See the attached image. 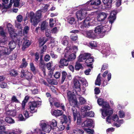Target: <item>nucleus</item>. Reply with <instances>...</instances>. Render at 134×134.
Returning <instances> with one entry per match:
<instances>
[{
	"label": "nucleus",
	"mask_w": 134,
	"mask_h": 134,
	"mask_svg": "<svg viewBox=\"0 0 134 134\" xmlns=\"http://www.w3.org/2000/svg\"><path fill=\"white\" fill-rule=\"evenodd\" d=\"M116 11L115 10L111 11L108 18L109 23L106 22L104 24V22L103 24L102 22V24L100 25L95 28L94 31L96 35L101 34H102V36H103L104 35L105 32H108L110 30L112 24L116 19Z\"/></svg>",
	"instance_id": "obj_1"
},
{
	"label": "nucleus",
	"mask_w": 134,
	"mask_h": 134,
	"mask_svg": "<svg viewBox=\"0 0 134 134\" xmlns=\"http://www.w3.org/2000/svg\"><path fill=\"white\" fill-rule=\"evenodd\" d=\"M98 104L102 107V109H100L102 111V116L105 117L108 115H110L113 113L112 109L110 108L108 103L104 101L102 98H99L97 100Z\"/></svg>",
	"instance_id": "obj_2"
},
{
	"label": "nucleus",
	"mask_w": 134,
	"mask_h": 134,
	"mask_svg": "<svg viewBox=\"0 0 134 134\" xmlns=\"http://www.w3.org/2000/svg\"><path fill=\"white\" fill-rule=\"evenodd\" d=\"M93 61V58L88 53H81L78 57V62H85L86 64H89Z\"/></svg>",
	"instance_id": "obj_3"
},
{
	"label": "nucleus",
	"mask_w": 134,
	"mask_h": 134,
	"mask_svg": "<svg viewBox=\"0 0 134 134\" xmlns=\"http://www.w3.org/2000/svg\"><path fill=\"white\" fill-rule=\"evenodd\" d=\"M68 95V100L69 103L71 105L73 106L72 108L75 107H79V105L76 100V98L75 96V94L74 93L73 94H71V92L70 91H68L67 92Z\"/></svg>",
	"instance_id": "obj_4"
},
{
	"label": "nucleus",
	"mask_w": 134,
	"mask_h": 134,
	"mask_svg": "<svg viewBox=\"0 0 134 134\" xmlns=\"http://www.w3.org/2000/svg\"><path fill=\"white\" fill-rule=\"evenodd\" d=\"M72 51L70 46H68L65 50L64 56L68 58L70 61H72L75 59L76 57V53H74L70 54Z\"/></svg>",
	"instance_id": "obj_5"
},
{
	"label": "nucleus",
	"mask_w": 134,
	"mask_h": 134,
	"mask_svg": "<svg viewBox=\"0 0 134 134\" xmlns=\"http://www.w3.org/2000/svg\"><path fill=\"white\" fill-rule=\"evenodd\" d=\"M41 16V12L40 11H37L36 13V17L31 18V22L34 26L37 25L40 21L39 19Z\"/></svg>",
	"instance_id": "obj_6"
},
{
	"label": "nucleus",
	"mask_w": 134,
	"mask_h": 134,
	"mask_svg": "<svg viewBox=\"0 0 134 134\" xmlns=\"http://www.w3.org/2000/svg\"><path fill=\"white\" fill-rule=\"evenodd\" d=\"M41 104V102L40 101H34L30 102L29 104L30 113H32L36 112L37 106Z\"/></svg>",
	"instance_id": "obj_7"
},
{
	"label": "nucleus",
	"mask_w": 134,
	"mask_h": 134,
	"mask_svg": "<svg viewBox=\"0 0 134 134\" xmlns=\"http://www.w3.org/2000/svg\"><path fill=\"white\" fill-rule=\"evenodd\" d=\"M87 13V10L86 9H81L80 10L77 11L76 15L78 20H81L84 19L86 16Z\"/></svg>",
	"instance_id": "obj_8"
},
{
	"label": "nucleus",
	"mask_w": 134,
	"mask_h": 134,
	"mask_svg": "<svg viewBox=\"0 0 134 134\" xmlns=\"http://www.w3.org/2000/svg\"><path fill=\"white\" fill-rule=\"evenodd\" d=\"M72 111L73 113V114L74 117V121L76 120L77 118V123L78 124H80L81 123V120L79 113L77 112V110L74 107H73L72 109Z\"/></svg>",
	"instance_id": "obj_9"
},
{
	"label": "nucleus",
	"mask_w": 134,
	"mask_h": 134,
	"mask_svg": "<svg viewBox=\"0 0 134 134\" xmlns=\"http://www.w3.org/2000/svg\"><path fill=\"white\" fill-rule=\"evenodd\" d=\"M12 51L7 47L0 46V57L4 55H9Z\"/></svg>",
	"instance_id": "obj_10"
},
{
	"label": "nucleus",
	"mask_w": 134,
	"mask_h": 134,
	"mask_svg": "<svg viewBox=\"0 0 134 134\" xmlns=\"http://www.w3.org/2000/svg\"><path fill=\"white\" fill-rule=\"evenodd\" d=\"M42 130L46 132H49L51 129V126L43 122H41L40 124Z\"/></svg>",
	"instance_id": "obj_11"
},
{
	"label": "nucleus",
	"mask_w": 134,
	"mask_h": 134,
	"mask_svg": "<svg viewBox=\"0 0 134 134\" xmlns=\"http://www.w3.org/2000/svg\"><path fill=\"white\" fill-rule=\"evenodd\" d=\"M7 27L10 36L12 38L15 37L17 36V34L15 33L14 29L12 27V25L10 23H7Z\"/></svg>",
	"instance_id": "obj_12"
},
{
	"label": "nucleus",
	"mask_w": 134,
	"mask_h": 134,
	"mask_svg": "<svg viewBox=\"0 0 134 134\" xmlns=\"http://www.w3.org/2000/svg\"><path fill=\"white\" fill-rule=\"evenodd\" d=\"M21 76L22 77H25L27 79L30 80L32 79V75L29 72L22 70L21 71Z\"/></svg>",
	"instance_id": "obj_13"
},
{
	"label": "nucleus",
	"mask_w": 134,
	"mask_h": 134,
	"mask_svg": "<svg viewBox=\"0 0 134 134\" xmlns=\"http://www.w3.org/2000/svg\"><path fill=\"white\" fill-rule=\"evenodd\" d=\"M83 34L87 37L90 38L94 39L96 36V34L92 30L85 31H84Z\"/></svg>",
	"instance_id": "obj_14"
},
{
	"label": "nucleus",
	"mask_w": 134,
	"mask_h": 134,
	"mask_svg": "<svg viewBox=\"0 0 134 134\" xmlns=\"http://www.w3.org/2000/svg\"><path fill=\"white\" fill-rule=\"evenodd\" d=\"M113 114V113L110 115H107L108 117L106 119V122L108 123H111V121L113 120L115 121H118L119 119L118 116L116 115H113L112 118L110 117V115Z\"/></svg>",
	"instance_id": "obj_15"
},
{
	"label": "nucleus",
	"mask_w": 134,
	"mask_h": 134,
	"mask_svg": "<svg viewBox=\"0 0 134 134\" xmlns=\"http://www.w3.org/2000/svg\"><path fill=\"white\" fill-rule=\"evenodd\" d=\"M93 122V121L91 119H87L82 124V126L84 128L90 127L92 125Z\"/></svg>",
	"instance_id": "obj_16"
},
{
	"label": "nucleus",
	"mask_w": 134,
	"mask_h": 134,
	"mask_svg": "<svg viewBox=\"0 0 134 134\" xmlns=\"http://www.w3.org/2000/svg\"><path fill=\"white\" fill-rule=\"evenodd\" d=\"M60 120L62 124L63 123L70 124L71 120V117L69 116L68 117L65 115H63L60 117Z\"/></svg>",
	"instance_id": "obj_17"
},
{
	"label": "nucleus",
	"mask_w": 134,
	"mask_h": 134,
	"mask_svg": "<svg viewBox=\"0 0 134 134\" xmlns=\"http://www.w3.org/2000/svg\"><path fill=\"white\" fill-rule=\"evenodd\" d=\"M108 14L104 12L100 13L97 16V20L99 21L103 22L107 18Z\"/></svg>",
	"instance_id": "obj_18"
},
{
	"label": "nucleus",
	"mask_w": 134,
	"mask_h": 134,
	"mask_svg": "<svg viewBox=\"0 0 134 134\" xmlns=\"http://www.w3.org/2000/svg\"><path fill=\"white\" fill-rule=\"evenodd\" d=\"M70 61L68 59H66L65 58H62L59 62V67L62 68L64 66H67Z\"/></svg>",
	"instance_id": "obj_19"
},
{
	"label": "nucleus",
	"mask_w": 134,
	"mask_h": 134,
	"mask_svg": "<svg viewBox=\"0 0 134 134\" xmlns=\"http://www.w3.org/2000/svg\"><path fill=\"white\" fill-rule=\"evenodd\" d=\"M74 84L75 88V93L76 92H80V84L79 81L76 79H74Z\"/></svg>",
	"instance_id": "obj_20"
},
{
	"label": "nucleus",
	"mask_w": 134,
	"mask_h": 134,
	"mask_svg": "<svg viewBox=\"0 0 134 134\" xmlns=\"http://www.w3.org/2000/svg\"><path fill=\"white\" fill-rule=\"evenodd\" d=\"M90 3H91L89 4L88 6L92 5L98 6L101 4V2L100 0H90L89 2H87L86 5Z\"/></svg>",
	"instance_id": "obj_21"
},
{
	"label": "nucleus",
	"mask_w": 134,
	"mask_h": 134,
	"mask_svg": "<svg viewBox=\"0 0 134 134\" xmlns=\"http://www.w3.org/2000/svg\"><path fill=\"white\" fill-rule=\"evenodd\" d=\"M114 0H102L105 8H109L111 7L112 2Z\"/></svg>",
	"instance_id": "obj_22"
},
{
	"label": "nucleus",
	"mask_w": 134,
	"mask_h": 134,
	"mask_svg": "<svg viewBox=\"0 0 134 134\" xmlns=\"http://www.w3.org/2000/svg\"><path fill=\"white\" fill-rule=\"evenodd\" d=\"M7 114L11 116H15L16 114V111L15 110H8L7 108L6 109Z\"/></svg>",
	"instance_id": "obj_23"
},
{
	"label": "nucleus",
	"mask_w": 134,
	"mask_h": 134,
	"mask_svg": "<svg viewBox=\"0 0 134 134\" xmlns=\"http://www.w3.org/2000/svg\"><path fill=\"white\" fill-rule=\"evenodd\" d=\"M30 45V42L28 40H24L22 48L24 50L25 48L28 47Z\"/></svg>",
	"instance_id": "obj_24"
},
{
	"label": "nucleus",
	"mask_w": 134,
	"mask_h": 134,
	"mask_svg": "<svg viewBox=\"0 0 134 134\" xmlns=\"http://www.w3.org/2000/svg\"><path fill=\"white\" fill-rule=\"evenodd\" d=\"M110 47L104 49L102 51V53L104 55V57H106L109 55L110 53Z\"/></svg>",
	"instance_id": "obj_25"
},
{
	"label": "nucleus",
	"mask_w": 134,
	"mask_h": 134,
	"mask_svg": "<svg viewBox=\"0 0 134 134\" xmlns=\"http://www.w3.org/2000/svg\"><path fill=\"white\" fill-rule=\"evenodd\" d=\"M8 45L9 48L12 51L16 47L15 42L13 40H12L9 42Z\"/></svg>",
	"instance_id": "obj_26"
},
{
	"label": "nucleus",
	"mask_w": 134,
	"mask_h": 134,
	"mask_svg": "<svg viewBox=\"0 0 134 134\" xmlns=\"http://www.w3.org/2000/svg\"><path fill=\"white\" fill-rule=\"evenodd\" d=\"M62 43L64 46H66L68 44V40L69 37L68 36H64L63 38L61 37Z\"/></svg>",
	"instance_id": "obj_27"
},
{
	"label": "nucleus",
	"mask_w": 134,
	"mask_h": 134,
	"mask_svg": "<svg viewBox=\"0 0 134 134\" xmlns=\"http://www.w3.org/2000/svg\"><path fill=\"white\" fill-rule=\"evenodd\" d=\"M48 27V24L46 21H44L42 23L41 26V31L46 30Z\"/></svg>",
	"instance_id": "obj_28"
},
{
	"label": "nucleus",
	"mask_w": 134,
	"mask_h": 134,
	"mask_svg": "<svg viewBox=\"0 0 134 134\" xmlns=\"http://www.w3.org/2000/svg\"><path fill=\"white\" fill-rule=\"evenodd\" d=\"M51 113L52 115L57 116H60L63 114L62 111L58 110H55L53 111H52Z\"/></svg>",
	"instance_id": "obj_29"
},
{
	"label": "nucleus",
	"mask_w": 134,
	"mask_h": 134,
	"mask_svg": "<svg viewBox=\"0 0 134 134\" xmlns=\"http://www.w3.org/2000/svg\"><path fill=\"white\" fill-rule=\"evenodd\" d=\"M90 17H87L84 20L83 23V25L84 26L86 27H87L90 25Z\"/></svg>",
	"instance_id": "obj_30"
},
{
	"label": "nucleus",
	"mask_w": 134,
	"mask_h": 134,
	"mask_svg": "<svg viewBox=\"0 0 134 134\" xmlns=\"http://www.w3.org/2000/svg\"><path fill=\"white\" fill-rule=\"evenodd\" d=\"M15 26L19 30V34H21L20 36L22 35V27L21 25L19 23H18L16 21L15 22Z\"/></svg>",
	"instance_id": "obj_31"
},
{
	"label": "nucleus",
	"mask_w": 134,
	"mask_h": 134,
	"mask_svg": "<svg viewBox=\"0 0 134 134\" xmlns=\"http://www.w3.org/2000/svg\"><path fill=\"white\" fill-rule=\"evenodd\" d=\"M12 39H14L15 40H16V39L17 40L16 41V42L18 44L19 46H20L22 43V38H20L19 36L17 35L14 38H12Z\"/></svg>",
	"instance_id": "obj_32"
},
{
	"label": "nucleus",
	"mask_w": 134,
	"mask_h": 134,
	"mask_svg": "<svg viewBox=\"0 0 134 134\" xmlns=\"http://www.w3.org/2000/svg\"><path fill=\"white\" fill-rule=\"evenodd\" d=\"M54 105L57 107H61V108L64 111L65 110V108L64 105L62 104H60L59 103L56 102L54 103Z\"/></svg>",
	"instance_id": "obj_33"
},
{
	"label": "nucleus",
	"mask_w": 134,
	"mask_h": 134,
	"mask_svg": "<svg viewBox=\"0 0 134 134\" xmlns=\"http://www.w3.org/2000/svg\"><path fill=\"white\" fill-rule=\"evenodd\" d=\"M8 38L7 37H2L0 39V43L5 44L7 43Z\"/></svg>",
	"instance_id": "obj_34"
},
{
	"label": "nucleus",
	"mask_w": 134,
	"mask_h": 134,
	"mask_svg": "<svg viewBox=\"0 0 134 134\" xmlns=\"http://www.w3.org/2000/svg\"><path fill=\"white\" fill-rule=\"evenodd\" d=\"M100 75L99 74L97 77L96 80L95 82V84L96 85L100 86L101 83V80H100Z\"/></svg>",
	"instance_id": "obj_35"
},
{
	"label": "nucleus",
	"mask_w": 134,
	"mask_h": 134,
	"mask_svg": "<svg viewBox=\"0 0 134 134\" xmlns=\"http://www.w3.org/2000/svg\"><path fill=\"white\" fill-rule=\"evenodd\" d=\"M45 38H40L39 40V46L41 47L43 46L45 43L47 41V39L45 40Z\"/></svg>",
	"instance_id": "obj_36"
},
{
	"label": "nucleus",
	"mask_w": 134,
	"mask_h": 134,
	"mask_svg": "<svg viewBox=\"0 0 134 134\" xmlns=\"http://www.w3.org/2000/svg\"><path fill=\"white\" fill-rule=\"evenodd\" d=\"M73 133L75 134H82L84 132L82 130L77 129L73 130Z\"/></svg>",
	"instance_id": "obj_37"
},
{
	"label": "nucleus",
	"mask_w": 134,
	"mask_h": 134,
	"mask_svg": "<svg viewBox=\"0 0 134 134\" xmlns=\"http://www.w3.org/2000/svg\"><path fill=\"white\" fill-rule=\"evenodd\" d=\"M30 65L31 70L34 74H36V73L38 72V70L36 69L33 63H30Z\"/></svg>",
	"instance_id": "obj_38"
},
{
	"label": "nucleus",
	"mask_w": 134,
	"mask_h": 134,
	"mask_svg": "<svg viewBox=\"0 0 134 134\" xmlns=\"http://www.w3.org/2000/svg\"><path fill=\"white\" fill-rule=\"evenodd\" d=\"M5 121L9 124H13L15 122L14 120L10 117H7L5 119Z\"/></svg>",
	"instance_id": "obj_39"
},
{
	"label": "nucleus",
	"mask_w": 134,
	"mask_h": 134,
	"mask_svg": "<svg viewBox=\"0 0 134 134\" xmlns=\"http://www.w3.org/2000/svg\"><path fill=\"white\" fill-rule=\"evenodd\" d=\"M23 114L26 119H27L29 117L32 115L30 113H29L27 110H26L23 112Z\"/></svg>",
	"instance_id": "obj_40"
},
{
	"label": "nucleus",
	"mask_w": 134,
	"mask_h": 134,
	"mask_svg": "<svg viewBox=\"0 0 134 134\" xmlns=\"http://www.w3.org/2000/svg\"><path fill=\"white\" fill-rule=\"evenodd\" d=\"M90 109V108L88 106H84L82 107L81 111L82 112H84L86 114L88 110Z\"/></svg>",
	"instance_id": "obj_41"
},
{
	"label": "nucleus",
	"mask_w": 134,
	"mask_h": 134,
	"mask_svg": "<svg viewBox=\"0 0 134 134\" xmlns=\"http://www.w3.org/2000/svg\"><path fill=\"white\" fill-rule=\"evenodd\" d=\"M18 120L21 121H25L26 120L25 117H24L22 114H20L17 117Z\"/></svg>",
	"instance_id": "obj_42"
},
{
	"label": "nucleus",
	"mask_w": 134,
	"mask_h": 134,
	"mask_svg": "<svg viewBox=\"0 0 134 134\" xmlns=\"http://www.w3.org/2000/svg\"><path fill=\"white\" fill-rule=\"evenodd\" d=\"M9 73L12 76H16L17 75V72L15 70L12 69L9 71Z\"/></svg>",
	"instance_id": "obj_43"
},
{
	"label": "nucleus",
	"mask_w": 134,
	"mask_h": 134,
	"mask_svg": "<svg viewBox=\"0 0 134 134\" xmlns=\"http://www.w3.org/2000/svg\"><path fill=\"white\" fill-rule=\"evenodd\" d=\"M22 61L23 63L20 66V68H21L26 67L27 65V63L25 61V58L23 59Z\"/></svg>",
	"instance_id": "obj_44"
},
{
	"label": "nucleus",
	"mask_w": 134,
	"mask_h": 134,
	"mask_svg": "<svg viewBox=\"0 0 134 134\" xmlns=\"http://www.w3.org/2000/svg\"><path fill=\"white\" fill-rule=\"evenodd\" d=\"M67 76V73L65 71H63L62 73V83H63L65 80Z\"/></svg>",
	"instance_id": "obj_45"
},
{
	"label": "nucleus",
	"mask_w": 134,
	"mask_h": 134,
	"mask_svg": "<svg viewBox=\"0 0 134 134\" xmlns=\"http://www.w3.org/2000/svg\"><path fill=\"white\" fill-rule=\"evenodd\" d=\"M83 129L89 134H93L94 132V131L93 130L86 128H83Z\"/></svg>",
	"instance_id": "obj_46"
},
{
	"label": "nucleus",
	"mask_w": 134,
	"mask_h": 134,
	"mask_svg": "<svg viewBox=\"0 0 134 134\" xmlns=\"http://www.w3.org/2000/svg\"><path fill=\"white\" fill-rule=\"evenodd\" d=\"M118 115L120 118H124L125 116V113L123 110H119L118 111Z\"/></svg>",
	"instance_id": "obj_47"
},
{
	"label": "nucleus",
	"mask_w": 134,
	"mask_h": 134,
	"mask_svg": "<svg viewBox=\"0 0 134 134\" xmlns=\"http://www.w3.org/2000/svg\"><path fill=\"white\" fill-rule=\"evenodd\" d=\"M79 104H83L85 103L86 102V100L83 97H80L79 98Z\"/></svg>",
	"instance_id": "obj_48"
},
{
	"label": "nucleus",
	"mask_w": 134,
	"mask_h": 134,
	"mask_svg": "<svg viewBox=\"0 0 134 134\" xmlns=\"http://www.w3.org/2000/svg\"><path fill=\"white\" fill-rule=\"evenodd\" d=\"M80 62H78V60L76 63V64L75 65V68L77 70H79L80 69L82 68V66L81 64L79 63Z\"/></svg>",
	"instance_id": "obj_49"
},
{
	"label": "nucleus",
	"mask_w": 134,
	"mask_h": 134,
	"mask_svg": "<svg viewBox=\"0 0 134 134\" xmlns=\"http://www.w3.org/2000/svg\"><path fill=\"white\" fill-rule=\"evenodd\" d=\"M80 81L82 83L83 85L87 86L88 85V83L85 78H82L80 79Z\"/></svg>",
	"instance_id": "obj_50"
},
{
	"label": "nucleus",
	"mask_w": 134,
	"mask_h": 134,
	"mask_svg": "<svg viewBox=\"0 0 134 134\" xmlns=\"http://www.w3.org/2000/svg\"><path fill=\"white\" fill-rule=\"evenodd\" d=\"M5 33L3 31L2 28L1 27H0V35L2 36V37H6L5 35Z\"/></svg>",
	"instance_id": "obj_51"
},
{
	"label": "nucleus",
	"mask_w": 134,
	"mask_h": 134,
	"mask_svg": "<svg viewBox=\"0 0 134 134\" xmlns=\"http://www.w3.org/2000/svg\"><path fill=\"white\" fill-rule=\"evenodd\" d=\"M68 23L72 25L74 24L75 23V19L73 17L70 18H69L68 20Z\"/></svg>",
	"instance_id": "obj_52"
},
{
	"label": "nucleus",
	"mask_w": 134,
	"mask_h": 134,
	"mask_svg": "<svg viewBox=\"0 0 134 134\" xmlns=\"http://www.w3.org/2000/svg\"><path fill=\"white\" fill-rule=\"evenodd\" d=\"M51 125V126L54 127H55L57 126V122L56 120L53 119L50 122Z\"/></svg>",
	"instance_id": "obj_53"
},
{
	"label": "nucleus",
	"mask_w": 134,
	"mask_h": 134,
	"mask_svg": "<svg viewBox=\"0 0 134 134\" xmlns=\"http://www.w3.org/2000/svg\"><path fill=\"white\" fill-rule=\"evenodd\" d=\"M65 129L64 126L63 125H61L58 127H57L55 129L57 131H62L63 130Z\"/></svg>",
	"instance_id": "obj_54"
},
{
	"label": "nucleus",
	"mask_w": 134,
	"mask_h": 134,
	"mask_svg": "<svg viewBox=\"0 0 134 134\" xmlns=\"http://www.w3.org/2000/svg\"><path fill=\"white\" fill-rule=\"evenodd\" d=\"M49 26L51 27H53L55 24V22L54 21V20L52 18H51L49 20Z\"/></svg>",
	"instance_id": "obj_55"
},
{
	"label": "nucleus",
	"mask_w": 134,
	"mask_h": 134,
	"mask_svg": "<svg viewBox=\"0 0 134 134\" xmlns=\"http://www.w3.org/2000/svg\"><path fill=\"white\" fill-rule=\"evenodd\" d=\"M85 115L90 117H93L94 116V113L93 112L91 111L85 114Z\"/></svg>",
	"instance_id": "obj_56"
},
{
	"label": "nucleus",
	"mask_w": 134,
	"mask_h": 134,
	"mask_svg": "<svg viewBox=\"0 0 134 134\" xmlns=\"http://www.w3.org/2000/svg\"><path fill=\"white\" fill-rule=\"evenodd\" d=\"M78 37L77 35H71L70 36L71 40L73 41H75L77 39Z\"/></svg>",
	"instance_id": "obj_57"
},
{
	"label": "nucleus",
	"mask_w": 134,
	"mask_h": 134,
	"mask_svg": "<svg viewBox=\"0 0 134 134\" xmlns=\"http://www.w3.org/2000/svg\"><path fill=\"white\" fill-rule=\"evenodd\" d=\"M89 45L91 47H95L97 46L96 42L94 41H91L90 42Z\"/></svg>",
	"instance_id": "obj_58"
},
{
	"label": "nucleus",
	"mask_w": 134,
	"mask_h": 134,
	"mask_svg": "<svg viewBox=\"0 0 134 134\" xmlns=\"http://www.w3.org/2000/svg\"><path fill=\"white\" fill-rule=\"evenodd\" d=\"M29 29V27L27 26H26L24 28V29L23 30V33L24 34H26Z\"/></svg>",
	"instance_id": "obj_59"
},
{
	"label": "nucleus",
	"mask_w": 134,
	"mask_h": 134,
	"mask_svg": "<svg viewBox=\"0 0 134 134\" xmlns=\"http://www.w3.org/2000/svg\"><path fill=\"white\" fill-rule=\"evenodd\" d=\"M16 19L18 22H21L23 20V17L21 15H19L16 17Z\"/></svg>",
	"instance_id": "obj_60"
},
{
	"label": "nucleus",
	"mask_w": 134,
	"mask_h": 134,
	"mask_svg": "<svg viewBox=\"0 0 134 134\" xmlns=\"http://www.w3.org/2000/svg\"><path fill=\"white\" fill-rule=\"evenodd\" d=\"M60 76V74L59 72H56L54 75V77L56 78H59Z\"/></svg>",
	"instance_id": "obj_61"
},
{
	"label": "nucleus",
	"mask_w": 134,
	"mask_h": 134,
	"mask_svg": "<svg viewBox=\"0 0 134 134\" xmlns=\"http://www.w3.org/2000/svg\"><path fill=\"white\" fill-rule=\"evenodd\" d=\"M114 131V129L113 127H111L107 129L106 130V132L107 133L113 132Z\"/></svg>",
	"instance_id": "obj_62"
},
{
	"label": "nucleus",
	"mask_w": 134,
	"mask_h": 134,
	"mask_svg": "<svg viewBox=\"0 0 134 134\" xmlns=\"http://www.w3.org/2000/svg\"><path fill=\"white\" fill-rule=\"evenodd\" d=\"M12 101L13 102L18 103L19 102L18 100L17 99L15 96H13L12 98Z\"/></svg>",
	"instance_id": "obj_63"
},
{
	"label": "nucleus",
	"mask_w": 134,
	"mask_h": 134,
	"mask_svg": "<svg viewBox=\"0 0 134 134\" xmlns=\"http://www.w3.org/2000/svg\"><path fill=\"white\" fill-rule=\"evenodd\" d=\"M59 27H55L52 30V31L53 33H56L58 31L59 29Z\"/></svg>",
	"instance_id": "obj_64"
}]
</instances>
